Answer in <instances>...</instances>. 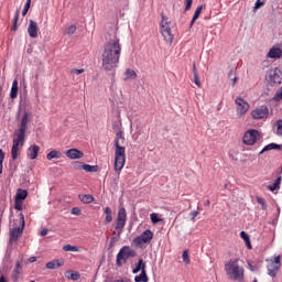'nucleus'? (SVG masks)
I'll list each match as a JSON object with an SVG mask.
<instances>
[{
  "instance_id": "nucleus-1",
  "label": "nucleus",
  "mask_w": 282,
  "mask_h": 282,
  "mask_svg": "<svg viewBox=\"0 0 282 282\" xmlns=\"http://www.w3.org/2000/svg\"><path fill=\"white\" fill-rule=\"evenodd\" d=\"M122 54V46L120 45V39L113 36L104 46V53L101 55V67L105 72H112L118 67L120 63V55Z\"/></svg>"
},
{
  "instance_id": "nucleus-2",
  "label": "nucleus",
  "mask_w": 282,
  "mask_h": 282,
  "mask_svg": "<svg viewBox=\"0 0 282 282\" xmlns=\"http://www.w3.org/2000/svg\"><path fill=\"white\" fill-rule=\"evenodd\" d=\"M30 120H32V112L25 111L22 116L19 129H17L13 134V145L11 148L12 160L19 158V151H21L23 144H25V131H28Z\"/></svg>"
},
{
  "instance_id": "nucleus-3",
  "label": "nucleus",
  "mask_w": 282,
  "mask_h": 282,
  "mask_svg": "<svg viewBox=\"0 0 282 282\" xmlns=\"http://www.w3.org/2000/svg\"><path fill=\"white\" fill-rule=\"evenodd\" d=\"M124 133L117 132L115 138V171L124 169L127 162V149L124 148Z\"/></svg>"
},
{
  "instance_id": "nucleus-4",
  "label": "nucleus",
  "mask_w": 282,
  "mask_h": 282,
  "mask_svg": "<svg viewBox=\"0 0 282 282\" xmlns=\"http://www.w3.org/2000/svg\"><path fill=\"white\" fill-rule=\"evenodd\" d=\"M225 272L230 281H243V268L239 267L238 260H229L226 262Z\"/></svg>"
},
{
  "instance_id": "nucleus-5",
  "label": "nucleus",
  "mask_w": 282,
  "mask_h": 282,
  "mask_svg": "<svg viewBox=\"0 0 282 282\" xmlns=\"http://www.w3.org/2000/svg\"><path fill=\"white\" fill-rule=\"evenodd\" d=\"M265 80L270 87H279L282 83V72L281 68L274 67L268 70L265 75Z\"/></svg>"
},
{
  "instance_id": "nucleus-6",
  "label": "nucleus",
  "mask_w": 282,
  "mask_h": 282,
  "mask_svg": "<svg viewBox=\"0 0 282 282\" xmlns=\"http://www.w3.org/2000/svg\"><path fill=\"white\" fill-rule=\"evenodd\" d=\"M124 226H127V209L124 207H120L118 210L116 226H115V230L119 237L122 235V230H124Z\"/></svg>"
},
{
  "instance_id": "nucleus-7",
  "label": "nucleus",
  "mask_w": 282,
  "mask_h": 282,
  "mask_svg": "<svg viewBox=\"0 0 282 282\" xmlns=\"http://www.w3.org/2000/svg\"><path fill=\"white\" fill-rule=\"evenodd\" d=\"M130 257H135V251L129 246L122 247L117 254L116 263L118 268L122 265V261H127Z\"/></svg>"
},
{
  "instance_id": "nucleus-8",
  "label": "nucleus",
  "mask_w": 282,
  "mask_h": 282,
  "mask_svg": "<svg viewBox=\"0 0 282 282\" xmlns=\"http://www.w3.org/2000/svg\"><path fill=\"white\" fill-rule=\"evenodd\" d=\"M270 263L267 265L269 276H276L281 270V256H275L274 259H267Z\"/></svg>"
},
{
  "instance_id": "nucleus-9",
  "label": "nucleus",
  "mask_w": 282,
  "mask_h": 282,
  "mask_svg": "<svg viewBox=\"0 0 282 282\" xmlns=\"http://www.w3.org/2000/svg\"><path fill=\"white\" fill-rule=\"evenodd\" d=\"M20 224L21 227H14L11 229L9 239L10 243L19 241V237L23 235V229L25 228V216H23V214H20Z\"/></svg>"
},
{
  "instance_id": "nucleus-10",
  "label": "nucleus",
  "mask_w": 282,
  "mask_h": 282,
  "mask_svg": "<svg viewBox=\"0 0 282 282\" xmlns=\"http://www.w3.org/2000/svg\"><path fill=\"white\" fill-rule=\"evenodd\" d=\"M161 34L166 43H173V33H171V25L169 19H166V17L164 15H162L161 21Z\"/></svg>"
},
{
  "instance_id": "nucleus-11",
  "label": "nucleus",
  "mask_w": 282,
  "mask_h": 282,
  "mask_svg": "<svg viewBox=\"0 0 282 282\" xmlns=\"http://www.w3.org/2000/svg\"><path fill=\"white\" fill-rule=\"evenodd\" d=\"M259 130H248L242 138V142L248 147H252L259 140Z\"/></svg>"
},
{
  "instance_id": "nucleus-12",
  "label": "nucleus",
  "mask_w": 282,
  "mask_h": 282,
  "mask_svg": "<svg viewBox=\"0 0 282 282\" xmlns=\"http://www.w3.org/2000/svg\"><path fill=\"white\" fill-rule=\"evenodd\" d=\"M268 116H270L268 106H261L251 111V118H253V120H263V118H267Z\"/></svg>"
},
{
  "instance_id": "nucleus-13",
  "label": "nucleus",
  "mask_w": 282,
  "mask_h": 282,
  "mask_svg": "<svg viewBox=\"0 0 282 282\" xmlns=\"http://www.w3.org/2000/svg\"><path fill=\"white\" fill-rule=\"evenodd\" d=\"M235 102L237 105V115L246 116V113H248V110L250 109V105L248 104V101H246L241 97H237Z\"/></svg>"
},
{
  "instance_id": "nucleus-14",
  "label": "nucleus",
  "mask_w": 282,
  "mask_h": 282,
  "mask_svg": "<svg viewBox=\"0 0 282 282\" xmlns=\"http://www.w3.org/2000/svg\"><path fill=\"white\" fill-rule=\"evenodd\" d=\"M153 239V231L151 229H147L143 234L134 239L135 246H142V243H151Z\"/></svg>"
},
{
  "instance_id": "nucleus-15",
  "label": "nucleus",
  "mask_w": 282,
  "mask_h": 282,
  "mask_svg": "<svg viewBox=\"0 0 282 282\" xmlns=\"http://www.w3.org/2000/svg\"><path fill=\"white\" fill-rule=\"evenodd\" d=\"M28 33L31 39H36L39 36V24L35 21H29Z\"/></svg>"
},
{
  "instance_id": "nucleus-16",
  "label": "nucleus",
  "mask_w": 282,
  "mask_h": 282,
  "mask_svg": "<svg viewBox=\"0 0 282 282\" xmlns=\"http://www.w3.org/2000/svg\"><path fill=\"white\" fill-rule=\"evenodd\" d=\"M75 169L86 171V173H96L98 172V165H89L85 163H75Z\"/></svg>"
},
{
  "instance_id": "nucleus-17",
  "label": "nucleus",
  "mask_w": 282,
  "mask_h": 282,
  "mask_svg": "<svg viewBox=\"0 0 282 282\" xmlns=\"http://www.w3.org/2000/svg\"><path fill=\"white\" fill-rule=\"evenodd\" d=\"M85 154L78 149H69L66 151V156L69 160H80Z\"/></svg>"
},
{
  "instance_id": "nucleus-18",
  "label": "nucleus",
  "mask_w": 282,
  "mask_h": 282,
  "mask_svg": "<svg viewBox=\"0 0 282 282\" xmlns=\"http://www.w3.org/2000/svg\"><path fill=\"white\" fill-rule=\"evenodd\" d=\"M281 56H282V50L279 46L271 47L267 54V58L279 59L281 58Z\"/></svg>"
},
{
  "instance_id": "nucleus-19",
  "label": "nucleus",
  "mask_w": 282,
  "mask_h": 282,
  "mask_svg": "<svg viewBox=\"0 0 282 282\" xmlns=\"http://www.w3.org/2000/svg\"><path fill=\"white\" fill-rule=\"evenodd\" d=\"M39 151H41L39 145H32L28 149L26 155L30 160H36L39 158Z\"/></svg>"
},
{
  "instance_id": "nucleus-20",
  "label": "nucleus",
  "mask_w": 282,
  "mask_h": 282,
  "mask_svg": "<svg viewBox=\"0 0 282 282\" xmlns=\"http://www.w3.org/2000/svg\"><path fill=\"white\" fill-rule=\"evenodd\" d=\"M65 261L63 260H53L46 263L47 270H56V268H63Z\"/></svg>"
},
{
  "instance_id": "nucleus-21",
  "label": "nucleus",
  "mask_w": 282,
  "mask_h": 282,
  "mask_svg": "<svg viewBox=\"0 0 282 282\" xmlns=\"http://www.w3.org/2000/svg\"><path fill=\"white\" fill-rule=\"evenodd\" d=\"M143 270H147V263H144V260L140 258L135 268L132 270V274H138V272H142Z\"/></svg>"
},
{
  "instance_id": "nucleus-22",
  "label": "nucleus",
  "mask_w": 282,
  "mask_h": 282,
  "mask_svg": "<svg viewBox=\"0 0 282 282\" xmlns=\"http://www.w3.org/2000/svg\"><path fill=\"white\" fill-rule=\"evenodd\" d=\"M281 182L282 177L279 176L271 185H268V191H271V193H274V191H279V188H281Z\"/></svg>"
},
{
  "instance_id": "nucleus-23",
  "label": "nucleus",
  "mask_w": 282,
  "mask_h": 282,
  "mask_svg": "<svg viewBox=\"0 0 282 282\" xmlns=\"http://www.w3.org/2000/svg\"><path fill=\"white\" fill-rule=\"evenodd\" d=\"M28 198V189L19 188L15 194V200L23 202Z\"/></svg>"
},
{
  "instance_id": "nucleus-24",
  "label": "nucleus",
  "mask_w": 282,
  "mask_h": 282,
  "mask_svg": "<svg viewBox=\"0 0 282 282\" xmlns=\"http://www.w3.org/2000/svg\"><path fill=\"white\" fill-rule=\"evenodd\" d=\"M78 198L80 202H83V204H91L94 202L91 194H79Z\"/></svg>"
},
{
  "instance_id": "nucleus-25",
  "label": "nucleus",
  "mask_w": 282,
  "mask_h": 282,
  "mask_svg": "<svg viewBox=\"0 0 282 282\" xmlns=\"http://www.w3.org/2000/svg\"><path fill=\"white\" fill-rule=\"evenodd\" d=\"M240 237L241 239H243L248 250H252V243H250V236H248L246 231H241Z\"/></svg>"
},
{
  "instance_id": "nucleus-26",
  "label": "nucleus",
  "mask_w": 282,
  "mask_h": 282,
  "mask_svg": "<svg viewBox=\"0 0 282 282\" xmlns=\"http://www.w3.org/2000/svg\"><path fill=\"white\" fill-rule=\"evenodd\" d=\"M134 282H149L147 270L141 271V273L134 278Z\"/></svg>"
},
{
  "instance_id": "nucleus-27",
  "label": "nucleus",
  "mask_w": 282,
  "mask_h": 282,
  "mask_svg": "<svg viewBox=\"0 0 282 282\" xmlns=\"http://www.w3.org/2000/svg\"><path fill=\"white\" fill-rule=\"evenodd\" d=\"M203 9H204V7H202V6L196 8V10L194 12V17L191 22V28H193V25L195 24V21L199 19V15L202 14Z\"/></svg>"
},
{
  "instance_id": "nucleus-28",
  "label": "nucleus",
  "mask_w": 282,
  "mask_h": 282,
  "mask_svg": "<svg viewBox=\"0 0 282 282\" xmlns=\"http://www.w3.org/2000/svg\"><path fill=\"white\" fill-rule=\"evenodd\" d=\"M281 150V145L276 144V143H270L268 145H265L262 151L260 152L261 153H265V151H274V150Z\"/></svg>"
},
{
  "instance_id": "nucleus-29",
  "label": "nucleus",
  "mask_w": 282,
  "mask_h": 282,
  "mask_svg": "<svg viewBox=\"0 0 282 282\" xmlns=\"http://www.w3.org/2000/svg\"><path fill=\"white\" fill-rule=\"evenodd\" d=\"M104 213L106 214L105 223L106 224H111V221H113V216H112L111 208L110 207H106Z\"/></svg>"
},
{
  "instance_id": "nucleus-30",
  "label": "nucleus",
  "mask_w": 282,
  "mask_h": 282,
  "mask_svg": "<svg viewBox=\"0 0 282 282\" xmlns=\"http://www.w3.org/2000/svg\"><path fill=\"white\" fill-rule=\"evenodd\" d=\"M62 153L59 151L53 150L51 152L47 153L46 155V160H58L61 158Z\"/></svg>"
},
{
  "instance_id": "nucleus-31",
  "label": "nucleus",
  "mask_w": 282,
  "mask_h": 282,
  "mask_svg": "<svg viewBox=\"0 0 282 282\" xmlns=\"http://www.w3.org/2000/svg\"><path fill=\"white\" fill-rule=\"evenodd\" d=\"M228 78H230L231 82V87H235V85H237V80H239V78L237 77L235 69H230L229 74H228Z\"/></svg>"
},
{
  "instance_id": "nucleus-32",
  "label": "nucleus",
  "mask_w": 282,
  "mask_h": 282,
  "mask_svg": "<svg viewBox=\"0 0 282 282\" xmlns=\"http://www.w3.org/2000/svg\"><path fill=\"white\" fill-rule=\"evenodd\" d=\"M256 199L258 204H260L262 210H268V203H265V198L258 196Z\"/></svg>"
},
{
  "instance_id": "nucleus-33",
  "label": "nucleus",
  "mask_w": 282,
  "mask_h": 282,
  "mask_svg": "<svg viewBox=\"0 0 282 282\" xmlns=\"http://www.w3.org/2000/svg\"><path fill=\"white\" fill-rule=\"evenodd\" d=\"M126 80L127 79H129V78H132V79H134V78H137V74H135V70H133V69H131V68H128V69H126Z\"/></svg>"
},
{
  "instance_id": "nucleus-34",
  "label": "nucleus",
  "mask_w": 282,
  "mask_h": 282,
  "mask_svg": "<svg viewBox=\"0 0 282 282\" xmlns=\"http://www.w3.org/2000/svg\"><path fill=\"white\" fill-rule=\"evenodd\" d=\"M64 252H78V247L72 245H65L63 247Z\"/></svg>"
},
{
  "instance_id": "nucleus-35",
  "label": "nucleus",
  "mask_w": 282,
  "mask_h": 282,
  "mask_svg": "<svg viewBox=\"0 0 282 282\" xmlns=\"http://www.w3.org/2000/svg\"><path fill=\"white\" fill-rule=\"evenodd\" d=\"M11 276H12V281L14 282L19 281V276H21V270L14 269Z\"/></svg>"
},
{
  "instance_id": "nucleus-36",
  "label": "nucleus",
  "mask_w": 282,
  "mask_h": 282,
  "mask_svg": "<svg viewBox=\"0 0 282 282\" xmlns=\"http://www.w3.org/2000/svg\"><path fill=\"white\" fill-rule=\"evenodd\" d=\"M182 257L185 264L188 265V263H191V257L188 256V250H184Z\"/></svg>"
},
{
  "instance_id": "nucleus-37",
  "label": "nucleus",
  "mask_w": 282,
  "mask_h": 282,
  "mask_svg": "<svg viewBox=\"0 0 282 282\" xmlns=\"http://www.w3.org/2000/svg\"><path fill=\"white\" fill-rule=\"evenodd\" d=\"M67 279H70L72 281H78L80 279V273L78 271L73 272Z\"/></svg>"
},
{
  "instance_id": "nucleus-38",
  "label": "nucleus",
  "mask_w": 282,
  "mask_h": 282,
  "mask_svg": "<svg viewBox=\"0 0 282 282\" xmlns=\"http://www.w3.org/2000/svg\"><path fill=\"white\" fill-rule=\"evenodd\" d=\"M85 73V68H73L70 70V74L75 75V76H78L80 74H84Z\"/></svg>"
},
{
  "instance_id": "nucleus-39",
  "label": "nucleus",
  "mask_w": 282,
  "mask_h": 282,
  "mask_svg": "<svg viewBox=\"0 0 282 282\" xmlns=\"http://www.w3.org/2000/svg\"><path fill=\"white\" fill-rule=\"evenodd\" d=\"M150 219L152 224H160V217H158V214L153 213L150 215Z\"/></svg>"
},
{
  "instance_id": "nucleus-40",
  "label": "nucleus",
  "mask_w": 282,
  "mask_h": 282,
  "mask_svg": "<svg viewBox=\"0 0 282 282\" xmlns=\"http://www.w3.org/2000/svg\"><path fill=\"white\" fill-rule=\"evenodd\" d=\"M18 21H19V11H17L15 12V14H14V22H13V26H12V31L13 32H17V23H18Z\"/></svg>"
},
{
  "instance_id": "nucleus-41",
  "label": "nucleus",
  "mask_w": 282,
  "mask_h": 282,
  "mask_svg": "<svg viewBox=\"0 0 282 282\" xmlns=\"http://www.w3.org/2000/svg\"><path fill=\"white\" fill-rule=\"evenodd\" d=\"M18 21H19V11H17L15 12V14H14V22H13V26H12V31L13 32H17V23H18Z\"/></svg>"
},
{
  "instance_id": "nucleus-42",
  "label": "nucleus",
  "mask_w": 282,
  "mask_h": 282,
  "mask_svg": "<svg viewBox=\"0 0 282 282\" xmlns=\"http://www.w3.org/2000/svg\"><path fill=\"white\" fill-rule=\"evenodd\" d=\"M276 127H278L276 134L282 135V120L281 119L276 121Z\"/></svg>"
},
{
  "instance_id": "nucleus-43",
  "label": "nucleus",
  "mask_w": 282,
  "mask_h": 282,
  "mask_svg": "<svg viewBox=\"0 0 282 282\" xmlns=\"http://www.w3.org/2000/svg\"><path fill=\"white\" fill-rule=\"evenodd\" d=\"M19 96V88H11L10 98L14 99Z\"/></svg>"
},
{
  "instance_id": "nucleus-44",
  "label": "nucleus",
  "mask_w": 282,
  "mask_h": 282,
  "mask_svg": "<svg viewBox=\"0 0 282 282\" xmlns=\"http://www.w3.org/2000/svg\"><path fill=\"white\" fill-rule=\"evenodd\" d=\"M76 32V25H69L67 29H66V34H74Z\"/></svg>"
},
{
  "instance_id": "nucleus-45",
  "label": "nucleus",
  "mask_w": 282,
  "mask_h": 282,
  "mask_svg": "<svg viewBox=\"0 0 282 282\" xmlns=\"http://www.w3.org/2000/svg\"><path fill=\"white\" fill-rule=\"evenodd\" d=\"M193 6V0H185V12H188Z\"/></svg>"
},
{
  "instance_id": "nucleus-46",
  "label": "nucleus",
  "mask_w": 282,
  "mask_h": 282,
  "mask_svg": "<svg viewBox=\"0 0 282 282\" xmlns=\"http://www.w3.org/2000/svg\"><path fill=\"white\" fill-rule=\"evenodd\" d=\"M262 6H265V2H261V1H256L253 10L256 12V10H259V8H262Z\"/></svg>"
},
{
  "instance_id": "nucleus-47",
  "label": "nucleus",
  "mask_w": 282,
  "mask_h": 282,
  "mask_svg": "<svg viewBox=\"0 0 282 282\" xmlns=\"http://www.w3.org/2000/svg\"><path fill=\"white\" fill-rule=\"evenodd\" d=\"M15 210H23L22 200H15Z\"/></svg>"
},
{
  "instance_id": "nucleus-48",
  "label": "nucleus",
  "mask_w": 282,
  "mask_h": 282,
  "mask_svg": "<svg viewBox=\"0 0 282 282\" xmlns=\"http://www.w3.org/2000/svg\"><path fill=\"white\" fill-rule=\"evenodd\" d=\"M194 83L195 85H197V87L202 86V84L199 83V75L197 73H195L194 75Z\"/></svg>"
},
{
  "instance_id": "nucleus-49",
  "label": "nucleus",
  "mask_w": 282,
  "mask_h": 282,
  "mask_svg": "<svg viewBox=\"0 0 282 282\" xmlns=\"http://www.w3.org/2000/svg\"><path fill=\"white\" fill-rule=\"evenodd\" d=\"M72 215H80V208L79 207H73L72 210H70Z\"/></svg>"
},
{
  "instance_id": "nucleus-50",
  "label": "nucleus",
  "mask_w": 282,
  "mask_h": 282,
  "mask_svg": "<svg viewBox=\"0 0 282 282\" xmlns=\"http://www.w3.org/2000/svg\"><path fill=\"white\" fill-rule=\"evenodd\" d=\"M30 6H32V0H26L24 9L30 10Z\"/></svg>"
},
{
  "instance_id": "nucleus-51",
  "label": "nucleus",
  "mask_w": 282,
  "mask_h": 282,
  "mask_svg": "<svg viewBox=\"0 0 282 282\" xmlns=\"http://www.w3.org/2000/svg\"><path fill=\"white\" fill-rule=\"evenodd\" d=\"M11 88L19 89V82H17V79L13 80Z\"/></svg>"
},
{
  "instance_id": "nucleus-52",
  "label": "nucleus",
  "mask_w": 282,
  "mask_h": 282,
  "mask_svg": "<svg viewBox=\"0 0 282 282\" xmlns=\"http://www.w3.org/2000/svg\"><path fill=\"white\" fill-rule=\"evenodd\" d=\"M192 215V219H195V217H197V215H199V213L197 210H194L191 213Z\"/></svg>"
},
{
  "instance_id": "nucleus-53",
  "label": "nucleus",
  "mask_w": 282,
  "mask_h": 282,
  "mask_svg": "<svg viewBox=\"0 0 282 282\" xmlns=\"http://www.w3.org/2000/svg\"><path fill=\"white\" fill-rule=\"evenodd\" d=\"M47 232H48L47 229H43V230L40 232V235H41V237H45V236H47Z\"/></svg>"
},
{
  "instance_id": "nucleus-54",
  "label": "nucleus",
  "mask_w": 282,
  "mask_h": 282,
  "mask_svg": "<svg viewBox=\"0 0 282 282\" xmlns=\"http://www.w3.org/2000/svg\"><path fill=\"white\" fill-rule=\"evenodd\" d=\"M29 261H30V263L36 262V257H31V258H29Z\"/></svg>"
},
{
  "instance_id": "nucleus-55",
  "label": "nucleus",
  "mask_w": 282,
  "mask_h": 282,
  "mask_svg": "<svg viewBox=\"0 0 282 282\" xmlns=\"http://www.w3.org/2000/svg\"><path fill=\"white\" fill-rule=\"evenodd\" d=\"M193 74L195 76V74H197V66L195 64H193Z\"/></svg>"
},
{
  "instance_id": "nucleus-56",
  "label": "nucleus",
  "mask_w": 282,
  "mask_h": 282,
  "mask_svg": "<svg viewBox=\"0 0 282 282\" xmlns=\"http://www.w3.org/2000/svg\"><path fill=\"white\" fill-rule=\"evenodd\" d=\"M29 11H30V9H23L22 17H25V14H28Z\"/></svg>"
},
{
  "instance_id": "nucleus-57",
  "label": "nucleus",
  "mask_w": 282,
  "mask_h": 282,
  "mask_svg": "<svg viewBox=\"0 0 282 282\" xmlns=\"http://www.w3.org/2000/svg\"><path fill=\"white\" fill-rule=\"evenodd\" d=\"M15 270H21V262H17Z\"/></svg>"
},
{
  "instance_id": "nucleus-58",
  "label": "nucleus",
  "mask_w": 282,
  "mask_h": 282,
  "mask_svg": "<svg viewBox=\"0 0 282 282\" xmlns=\"http://www.w3.org/2000/svg\"><path fill=\"white\" fill-rule=\"evenodd\" d=\"M249 268L251 270V272H254L257 269L252 265V263H249Z\"/></svg>"
},
{
  "instance_id": "nucleus-59",
  "label": "nucleus",
  "mask_w": 282,
  "mask_h": 282,
  "mask_svg": "<svg viewBox=\"0 0 282 282\" xmlns=\"http://www.w3.org/2000/svg\"><path fill=\"white\" fill-rule=\"evenodd\" d=\"M205 206H210V200H205Z\"/></svg>"
},
{
  "instance_id": "nucleus-60",
  "label": "nucleus",
  "mask_w": 282,
  "mask_h": 282,
  "mask_svg": "<svg viewBox=\"0 0 282 282\" xmlns=\"http://www.w3.org/2000/svg\"><path fill=\"white\" fill-rule=\"evenodd\" d=\"M3 158H6V154L1 152V161L3 162Z\"/></svg>"
},
{
  "instance_id": "nucleus-61",
  "label": "nucleus",
  "mask_w": 282,
  "mask_h": 282,
  "mask_svg": "<svg viewBox=\"0 0 282 282\" xmlns=\"http://www.w3.org/2000/svg\"><path fill=\"white\" fill-rule=\"evenodd\" d=\"M1 282H8V280H6V278L2 275L1 276Z\"/></svg>"
},
{
  "instance_id": "nucleus-62",
  "label": "nucleus",
  "mask_w": 282,
  "mask_h": 282,
  "mask_svg": "<svg viewBox=\"0 0 282 282\" xmlns=\"http://www.w3.org/2000/svg\"><path fill=\"white\" fill-rule=\"evenodd\" d=\"M252 282H258V281H257V278H254Z\"/></svg>"
},
{
  "instance_id": "nucleus-63",
  "label": "nucleus",
  "mask_w": 282,
  "mask_h": 282,
  "mask_svg": "<svg viewBox=\"0 0 282 282\" xmlns=\"http://www.w3.org/2000/svg\"><path fill=\"white\" fill-rule=\"evenodd\" d=\"M0 282H1V276H0Z\"/></svg>"
},
{
  "instance_id": "nucleus-64",
  "label": "nucleus",
  "mask_w": 282,
  "mask_h": 282,
  "mask_svg": "<svg viewBox=\"0 0 282 282\" xmlns=\"http://www.w3.org/2000/svg\"><path fill=\"white\" fill-rule=\"evenodd\" d=\"M257 1H261V0H257Z\"/></svg>"
}]
</instances>
